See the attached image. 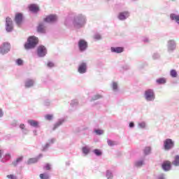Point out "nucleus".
Listing matches in <instances>:
<instances>
[{
	"label": "nucleus",
	"mask_w": 179,
	"mask_h": 179,
	"mask_svg": "<svg viewBox=\"0 0 179 179\" xmlns=\"http://www.w3.org/2000/svg\"><path fill=\"white\" fill-rule=\"evenodd\" d=\"M22 160H23V156H21V157L17 158V159L15 161L13 162L12 164H13V166L16 167V166H17L19 164V163L22 162Z\"/></svg>",
	"instance_id": "18"
},
{
	"label": "nucleus",
	"mask_w": 179,
	"mask_h": 179,
	"mask_svg": "<svg viewBox=\"0 0 179 179\" xmlns=\"http://www.w3.org/2000/svg\"><path fill=\"white\" fill-rule=\"evenodd\" d=\"M129 16V13L127 11L123 12V13H120L118 15V19H120V20H125V19H127V17H128Z\"/></svg>",
	"instance_id": "15"
},
{
	"label": "nucleus",
	"mask_w": 179,
	"mask_h": 179,
	"mask_svg": "<svg viewBox=\"0 0 179 179\" xmlns=\"http://www.w3.org/2000/svg\"><path fill=\"white\" fill-rule=\"evenodd\" d=\"M139 127L141 128H145V127H146V124H145V122H142L139 124Z\"/></svg>",
	"instance_id": "42"
},
{
	"label": "nucleus",
	"mask_w": 179,
	"mask_h": 179,
	"mask_svg": "<svg viewBox=\"0 0 179 179\" xmlns=\"http://www.w3.org/2000/svg\"><path fill=\"white\" fill-rule=\"evenodd\" d=\"M170 73L172 78H177V71L176 70H171Z\"/></svg>",
	"instance_id": "25"
},
{
	"label": "nucleus",
	"mask_w": 179,
	"mask_h": 179,
	"mask_svg": "<svg viewBox=\"0 0 179 179\" xmlns=\"http://www.w3.org/2000/svg\"><path fill=\"white\" fill-rule=\"evenodd\" d=\"M37 54L38 57H45L47 54V49L45 46L41 45L37 49Z\"/></svg>",
	"instance_id": "7"
},
{
	"label": "nucleus",
	"mask_w": 179,
	"mask_h": 179,
	"mask_svg": "<svg viewBox=\"0 0 179 179\" xmlns=\"http://www.w3.org/2000/svg\"><path fill=\"white\" fill-rule=\"evenodd\" d=\"M106 177H107L108 179L113 178V173L111 172H110V171H107Z\"/></svg>",
	"instance_id": "28"
},
{
	"label": "nucleus",
	"mask_w": 179,
	"mask_h": 179,
	"mask_svg": "<svg viewBox=\"0 0 179 179\" xmlns=\"http://www.w3.org/2000/svg\"><path fill=\"white\" fill-rule=\"evenodd\" d=\"M174 146V143L173 142V140L170 138H167L164 142V148L165 150H170L171 148Z\"/></svg>",
	"instance_id": "6"
},
{
	"label": "nucleus",
	"mask_w": 179,
	"mask_h": 179,
	"mask_svg": "<svg viewBox=\"0 0 179 179\" xmlns=\"http://www.w3.org/2000/svg\"><path fill=\"white\" fill-rule=\"evenodd\" d=\"M43 157V155H39L38 158H30L27 164H34V163H37V162H38V159H40L41 157Z\"/></svg>",
	"instance_id": "16"
},
{
	"label": "nucleus",
	"mask_w": 179,
	"mask_h": 179,
	"mask_svg": "<svg viewBox=\"0 0 179 179\" xmlns=\"http://www.w3.org/2000/svg\"><path fill=\"white\" fill-rule=\"evenodd\" d=\"M99 99H101V95H95L93 98V100H99Z\"/></svg>",
	"instance_id": "40"
},
{
	"label": "nucleus",
	"mask_w": 179,
	"mask_h": 179,
	"mask_svg": "<svg viewBox=\"0 0 179 179\" xmlns=\"http://www.w3.org/2000/svg\"><path fill=\"white\" fill-rule=\"evenodd\" d=\"M29 9L31 12H34V13H36L40 10V8L37 6L36 4H31L29 6Z\"/></svg>",
	"instance_id": "14"
},
{
	"label": "nucleus",
	"mask_w": 179,
	"mask_h": 179,
	"mask_svg": "<svg viewBox=\"0 0 179 179\" xmlns=\"http://www.w3.org/2000/svg\"><path fill=\"white\" fill-rule=\"evenodd\" d=\"M170 17L171 20H175L178 24H179V15H177L176 14H171Z\"/></svg>",
	"instance_id": "19"
},
{
	"label": "nucleus",
	"mask_w": 179,
	"mask_h": 179,
	"mask_svg": "<svg viewBox=\"0 0 179 179\" xmlns=\"http://www.w3.org/2000/svg\"><path fill=\"white\" fill-rule=\"evenodd\" d=\"M162 169L165 171H169L171 169V162L170 161H165L162 164Z\"/></svg>",
	"instance_id": "10"
},
{
	"label": "nucleus",
	"mask_w": 179,
	"mask_h": 179,
	"mask_svg": "<svg viewBox=\"0 0 179 179\" xmlns=\"http://www.w3.org/2000/svg\"><path fill=\"white\" fill-rule=\"evenodd\" d=\"M89 152H90V150L87 147L83 148V152L85 153V155H87Z\"/></svg>",
	"instance_id": "26"
},
{
	"label": "nucleus",
	"mask_w": 179,
	"mask_h": 179,
	"mask_svg": "<svg viewBox=\"0 0 179 179\" xmlns=\"http://www.w3.org/2000/svg\"><path fill=\"white\" fill-rule=\"evenodd\" d=\"M7 178H9V179H17L16 176H15L14 175H8L7 176Z\"/></svg>",
	"instance_id": "36"
},
{
	"label": "nucleus",
	"mask_w": 179,
	"mask_h": 179,
	"mask_svg": "<svg viewBox=\"0 0 179 179\" xmlns=\"http://www.w3.org/2000/svg\"><path fill=\"white\" fill-rule=\"evenodd\" d=\"M107 142L109 146H114V145H116L115 141H113L111 140H108Z\"/></svg>",
	"instance_id": "30"
},
{
	"label": "nucleus",
	"mask_w": 179,
	"mask_h": 179,
	"mask_svg": "<svg viewBox=\"0 0 179 179\" xmlns=\"http://www.w3.org/2000/svg\"><path fill=\"white\" fill-rule=\"evenodd\" d=\"M3 115V113H2V109L0 108V117H2Z\"/></svg>",
	"instance_id": "45"
},
{
	"label": "nucleus",
	"mask_w": 179,
	"mask_h": 179,
	"mask_svg": "<svg viewBox=\"0 0 179 179\" xmlns=\"http://www.w3.org/2000/svg\"><path fill=\"white\" fill-rule=\"evenodd\" d=\"M142 164H143V162H142V161H140V162H138L136 163V166L137 167H140V166H142Z\"/></svg>",
	"instance_id": "37"
},
{
	"label": "nucleus",
	"mask_w": 179,
	"mask_h": 179,
	"mask_svg": "<svg viewBox=\"0 0 179 179\" xmlns=\"http://www.w3.org/2000/svg\"><path fill=\"white\" fill-rule=\"evenodd\" d=\"M94 153H95L96 156H101V151H100L99 150H94Z\"/></svg>",
	"instance_id": "31"
},
{
	"label": "nucleus",
	"mask_w": 179,
	"mask_h": 179,
	"mask_svg": "<svg viewBox=\"0 0 179 179\" xmlns=\"http://www.w3.org/2000/svg\"><path fill=\"white\" fill-rule=\"evenodd\" d=\"M95 132L97 135H103L104 131L103 130L96 129L95 130Z\"/></svg>",
	"instance_id": "32"
},
{
	"label": "nucleus",
	"mask_w": 179,
	"mask_h": 179,
	"mask_svg": "<svg viewBox=\"0 0 179 179\" xmlns=\"http://www.w3.org/2000/svg\"><path fill=\"white\" fill-rule=\"evenodd\" d=\"M85 24V17L83 16L77 17L74 20L75 27H82Z\"/></svg>",
	"instance_id": "2"
},
{
	"label": "nucleus",
	"mask_w": 179,
	"mask_h": 179,
	"mask_svg": "<svg viewBox=\"0 0 179 179\" xmlns=\"http://www.w3.org/2000/svg\"><path fill=\"white\" fill-rule=\"evenodd\" d=\"M7 156H8V157H10V155H7Z\"/></svg>",
	"instance_id": "47"
},
{
	"label": "nucleus",
	"mask_w": 179,
	"mask_h": 179,
	"mask_svg": "<svg viewBox=\"0 0 179 179\" xmlns=\"http://www.w3.org/2000/svg\"><path fill=\"white\" fill-rule=\"evenodd\" d=\"M47 66L49 67V68H52L54 66V63L51 62H49L47 64Z\"/></svg>",
	"instance_id": "39"
},
{
	"label": "nucleus",
	"mask_w": 179,
	"mask_h": 179,
	"mask_svg": "<svg viewBox=\"0 0 179 179\" xmlns=\"http://www.w3.org/2000/svg\"><path fill=\"white\" fill-rule=\"evenodd\" d=\"M45 170H51V165L50 164H46L45 166Z\"/></svg>",
	"instance_id": "35"
},
{
	"label": "nucleus",
	"mask_w": 179,
	"mask_h": 179,
	"mask_svg": "<svg viewBox=\"0 0 179 179\" xmlns=\"http://www.w3.org/2000/svg\"><path fill=\"white\" fill-rule=\"evenodd\" d=\"M150 147H146L145 149H144V153L145 155H149V153H150Z\"/></svg>",
	"instance_id": "27"
},
{
	"label": "nucleus",
	"mask_w": 179,
	"mask_h": 179,
	"mask_svg": "<svg viewBox=\"0 0 179 179\" xmlns=\"http://www.w3.org/2000/svg\"><path fill=\"white\" fill-rule=\"evenodd\" d=\"M17 65H23V60L22 59H18L16 61Z\"/></svg>",
	"instance_id": "33"
},
{
	"label": "nucleus",
	"mask_w": 179,
	"mask_h": 179,
	"mask_svg": "<svg viewBox=\"0 0 179 179\" xmlns=\"http://www.w3.org/2000/svg\"><path fill=\"white\" fill-rule=\"evenodd\" d=\"M6 31H12V30H13L12 19H10V17H7L6 18Z\"/></svg>",
	"instance_id": "4"
},
{
	"label": "nucleus",
	"mask_w": 179,
	"mask_h": 179,
	"mask_svg": "<svg viewBox=\"0 0 179 179\" xmlns=\"http://www.w3.org/2000/svg\"><path fill=\"white\" fill-rule=\"evenodd\" d=\"M57 19V15H50L47 16L44 19V22H46L47 23H52V22H56Z\"/></svg>",
	"instance_id": "9"
},
{
	"label": "nucleus",
	"mask_w": 179,
	"mask_h": 179,
	"mask_svg": "<svg viewBox=\"0 0 179 179\" xmlns=\"http://www.w3.org/2000/svg\"><path fill=\"white\" fill-rule=\"evenodd\" d=\"M145 99L148 101H152V100H155V92H153L152 90H148L145 92Z\"/></svg>",
	"instance_id": "3"
},
{
	"label": "nucleus",
	"mask_w": 179,
	"mask_h": 179,
	"mask_svg": "<svg viewBox=\"0 0 179 179\" xmlns=\"http://www.w3.org/2000/svg\"><path fill=\"white\" fill-rule=\"evenodd\" d=\"M110 50L112 52H116L117 54H121V52H124V48L122 47H112Z\"/></svg>",
	"instance_id": "13"
},
{
	"label": "nucleus",
	"mask_w": 179,
	"mask_h": 179,
	"mask_svg": "<svg viewBox=\"0 0 179 179\" xmlns=\"http://www.w3.org/2000/svg\"><path fill=\"white\" fill-rule=\"evenodd\" d=\"M2 153V150H0V155Z\"/></svg>",
	"instance_id": "48"
},
{
	"label": "nucleus",
	"mask_w": 179,
	"mask_h": 179,
	"mask_svg": "<svg viewBox=\"0 0 179 179\" xmlns=\"http://www.w3.org/2000/svg\"><path fill=\"white\" fill-rule=\"evenodd\" d=\"M39 177L41 179H50V176L48 173H41Z\"/></svg>",
	"instance_id": "22"
},
{
	"label": "nucleus",
	"mask_w": 179,
	"mask_h": 179,
	"mask_svg": "<svg viewBox=\"0 0 179 179\" xmlns=\"http://www.w3.org/2000/svg\"><path fill=\"white\" fill-rule=\"evenodd\" d=\"M45 120H47L48 121H51V120H52V118H53V116H52V115H46L45 116Z\"/></svg>",
	"instance_id": "29"
},
{
	"label": "nucleus",
	"mask_w": 179,
	"mask_h": 179,
	"mask_svg": "<svg viewBox=\"0 0 179 179\" xmlns=\"http://www.w3.org/2000/svg\"><path fill=\"white\" fill-rule=\"evenodd\" d=\"M10 50V45L8 43H4L0 48L1 54H6Z\"/></svg>",
	"instance_id": "5"
},
{
	"label": "nucleus",
	"mask_w": 179,
	"mask_h": 179,
	"mask_svg": "<svg viewBox=\"0 0 179 179\" xmlns=\"http://www.w3.org/2000/svg\"><path fill=\"white\" fill-rule=\"evenodd\" d=\"M28 124H29V125H31V127H34L35 128H37V127H38V122H37L34 120H28Z\"/></svg>",
	"instance_id": "17"
},
{
	"label": "nucleus",
	"mask_w": 179,
	"mask_h": 179,
	"mask_svg": "<svg viewBox=\"0 0 179 179\" xmlns=\"http://www.w3.org/2000/svg\"><path fill=\"white\" fill-rule=\"evenodd\" d=\"M24 124H21L20 125V128H21V129H24Z\"/></svg>",
	"instance_id": "44"
},
{
	"label": "nucleus",
	"mask_w": 179,
	"mask_h": 179,
	"mask_svg": "<svg viewBox=\"0 0 179 179\" xmlns=\"http://www.w3.org/2000/svg\"><path fill=\"white\" fill-rule=\"evenodd\" d=\"M36 44H38V38L36 36H30L28 40L27 43L24 45L25 50H30L31 48H34Z\"/></svg>",
	"instance_id": "1"
},
{
	"label": "nucleus",
	"mask_w": 179,
	"mask_h": 179,
	"mask_svg": "<svg viewBox=\"0 0 179 179\" xmlns=\"http://www.w3.org/2000/svg\"><path fill=\"white\" fill-rule=\"evenodd\" d=\"M15 20L17 23V24L20 25L22 24V22L23 20V14L18 13L15 15Z\"/></svg>",
	"instance_id": "11"
},
{
	"label": "nucleus",
	"mask_w": 179,
	"mask_h": 179,
	"mask_svg": "<svg viewBox=\"0 0 179 179\" xmlns=\"http://www.w3.org/2000/svg\"><path fill=\"white\" fill-rule=\"evenodd\" d=\"M87 66L86 63H81L78 67V72L80 73H86Z\"/></svg>",
	"instance_id": "12"
},
{
	"label": "nucleus",
	"mask_w": 179,
	"mask_h": 179,
	"mask_svg": "<svg viewBox=\"0 0 179 179\" xmlns=\"http://www.w3.org/2000/svg\"><path fill=\"white\" fill-rule=\"evenodd\" d=\"M34 85L33 80H28L25 82V87H31Z\"/></svg>",
	"instance_id": "20"
},
{
	"label": "nucleus",
	"mask_w": 179,
	"mask_h": 179,
	"mask_svg": "<svg viewBox=\"0 0 179 179\" xmlns=\"http://www.w3.org/2000/svg\"><path fill=\"white\" fill-rule=\"evenodd\" d=\"M174 166H179V156L176 155L175 157V160L173 162Z\"/></svg>",
	"instance_id": "23"
},
{
	"label": "nucleus",
	"mask_w": 179,
	"mask_h": 179,
	"mask_svg": "<svg viewBox=\"0 0 179 179\" xmlns=\"http://www.w3.org/2000/svg\"><path fill=\"white\" fill-rule=\"evenodd\" d=\"M62 124V122H57L55 125L53 129H55L56 128H58V127H59V125H61Z\"/></svg>",
	"instance_id": "41"
},
{
	"label": "nucleus",
	"mask_w": 179,
	"mask_h": 179,
	"mask_svg": "<svg viewBox=\"0 0 179 179\" xmlns=\"http://www.w3.org/2000/svg\"><path fill=\"white\" fill-rule=\"evenodd\" d=\"M159 179H164V178H163V177H161V178H159Z\"/></svg>",
	"instance_id": "46"
},
{
	"label": "nucleus",
	"mask_w": 179,
	"mask_h": 179,
	"mask_svg": "<svg viewBox=\"0 0 179 179\" xmlns=\"http://www.w3.org/2000/svg\"><path fill=\"white\" fill-rule=\"evenodd\" d=\"M113 90H117V89H118V85L117 84V83H113Z\"/></svg>",
	"instance_id": "34"
},
{
	"label": "nucleus",
	"mask_w": 179,
	"mask_h": 179,
	"mask_svg": "<svg viewBox=\"0 0 179 179\" xmlns=\"http://www.w3.org/2000/svg\"><path fill=\"white\" fill-rule=\"evenodd\" d=\"M94 38L95 40H100V38H101V36L99 35V34H96L94 36Z\"/></svg>",
	"instance_id": "38"
},
{
	"label": "nucleus",
	"mask_w": 179,
	"mask_h": 179,
	"mask_svg": "<svg viewBox=\"0 0 179 179\" xmlns=\"http://www.w3.org/2000/svg\"><path fill=\"white\" fill-rule=\"evenodd\" d=\"M37 31H38V33H45V29H44V25L43 24H39Z\"/></svg>",
	"instance_id": "21"
},
{
	"label": "nucleus",
	"mask_w": 179,
	"mask_h": 179,
	"mask_svg": "<svg viewBox=\"0 0 179 179\" xmlns=\"http://www.w3.org/2000/svg\"><path fill=\"white\" fill-rule=\"evenodd\" d=\"M157 83L159 85H164V83H166V79L165 78H159L157 80Z\"/></svg>",
	"instance_id": "24"
},
{
	"label": "nucleus",
	"mask_w": 179,
	"mask_h": 179,
	"mask_svg": "<svg viewBox=\"0 0 179 179\" xmlns=\"http://www.w3.org/2000/svg\"><path fill=\"white\" fill-rule=\"evenodd\" d=\"M134 126H135V124H134V122H130L129 123V127L130 128H134Z\"/></svg>",
	"instance_id": "43"
},
{
	"label": "nucleus",
	"mask_w": 179,
	"mask_h": 179,
	"mask_svg": "<svg viewBox=\"0 0 179 179\" xmlns=\"http://www.w3.org/2000/svg\"><path fill=\"white\" fill-rule=\"evenodd\" d=\"M78 47L80 51H85L87 48V42L86 41L81 39L78 42Z\"/></svg>",
	"instance_id": "8"
},
{
	"label": "nucleus",
	"mask_w": 179,
	"mask_h": 179,
	"mask_svg": "<svg viewBox=\"0 0 179 179\" xmlns=\"http://www.w3.org/2000/svg\"><path fill=\"white\" fill-rule=\"evenodd\" d=\"M172 1H174V0H172Z\"/></svg>",
	"instance_id": "49"
}]
</instances>
